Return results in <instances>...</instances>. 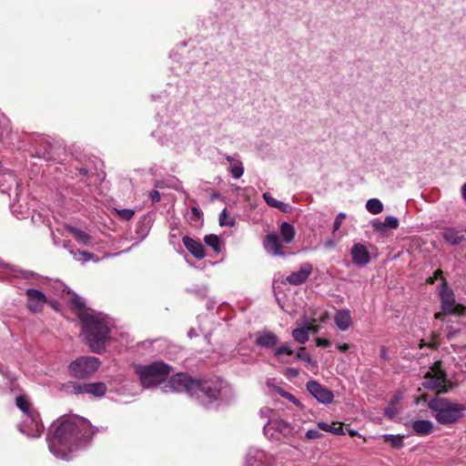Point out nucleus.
I'll use <instances>...</instances> for the list:
<instances>
[{
  "label": "nucleus",
  "instance_id": "1",
  "mask_svg": "<svg viewBox=\"0 0 466 466\" xmlns=\"http://www.w3.org/2000/svg\"><path fill=\"white\" fill-rule=\"evenodd\" d=\"M172 392H187L196 397L205 407L213 404L220 405L230 401L234 397L231 386L221 378H210L204 380H194L186 373L173 376L165 386Z\"/></svg>",
  "mask_w": 466,
  "mask_h": 466
},
{
  "label": "nucleus",
  "instance_id": "2",
  "mask_svg": "<svg viewBox=\"0 0 466 466\" xmlns=\"http://www.w3.org/2000/svg\"><path fill=\"white\" fill-rule=\"evenodd\" d=\"M94 435V431L84 418L74 417L61 421L52 436L47 438L48 447L57 459L69 461L72 453L85 447Z\"/></svg>",
  "mask_w": 466,
  "mask_h": 466
},
{
  "label": "nucleus",
  "instance_id": "3",
  "mask_svg": "<svg viewBox=\"0 0 466 466\" xmlns=\"http://www.w3.org/2000/svg\"><path fill=\"white\" fill-rule=\"evenodd\" d=\"M78 319L81 322V335L91 351L103 353L114 327L113 320L106 314L95 310L80 312Z\"/></svg>",
  "mask_w": 466,
  "mask_h": 466
},
{
  "label": "nucleus",
  "instance_id": "4",
  "mask_svg": "<svg viewBox=\"0 0 466 466\" xmlns=\"http://www.w3.org/2000/svg\"><path fill=\"white\" fill-rule=\"evenodd\" d=\"M428 407L434 413L435 420L442 425L457 422L462 418L465 410L463 404L451 401L439 395L428 401Z\"/></svg>",
  "mask_w": 466,
  "mask_h": 466
},
{
  "label": "nucleus",
  "instance_id": "5",
  "mask_svg": "<svg viewBox=\"0 0 466 466\" xmlns=\"http://www.w3.org/2000/svg\"><path fill=\"white\" fill-rule=\"evenodd\" d=\"M15 404L22 412L21 422L18 424L19 431L31 438L39 437L44 426L39 413L33 408L28 398L25 395H19L15 398Z\"/></svg>",
  "mask_w": 466,
  "mask_h": 466
},
{
  "label": "nucleus",
  "instance_id": "6",
  "mask_svg": "<svg viewBox=\"0 0 466 466\" xmlns=\"http://www.w3.org/2000/svg\"><path fill=\"white\" fill-rule=\"evenodd\" d=\"M280 236L277 233H268L263 239V247L266 252L275 257H285L283 243L290 244L295 238V228L289 222H282L279 228Z\"/></svg>",
  "mask_w": 466,
  "mask_h": 466
},
{
  "label": "nucleus",
  "instance_id": "7",
  "mask_svg": "<svg viewBox=\"0 0 466 466\" xmlns=\"http://www.w3.org/2000/svg\"><path fill=\"white\" fill-rule=\"evenodd\" d=\"M134 368L145 388L155 387L162 383L170 372L169 366L161 361L148 365H136Z\"/></svg>",
  "mask_w": 466,
  "mask_h": 466
},
{
  "label": "nucleus",
  "instance_id": "8",
  "mask_svg": "<svg viewBox=\"0 0 466 466\" xmlns=\"http://www.w3.org/2000/svg\"><path fill=\"white\" fill-rule=\"evenodd\" d=\"M446 381V374L441 368V363L438 361L424 375L422 386L428 390H438L439 393H446L450 390Z\"/></svg>",
  "mask_w": 466,
  "mask_h": 466
},
{
  "label": "nucleus",
  "instance_id": "9",
  "mask_svg": "<svg viewBox=\"0 0 466 466\" xmlns=\"http://www.w3.org/2000/svg\"><path fill=\"white\" fill-rule=\"evenodd\" d=\"M100 360L96 357L83 356L72 361L68 366L71 376L86 379L94 374L100 367Z\"/></svg>",
  "mask_w": 466,
  "mask_h": 466
},
{
  "label": "nucleus",
  "instance_id": "10",
  "mask_svg": "<svg viewBox=\"0 0 466 466\" xmlns=\"http://www.w3.org/2000/svg\"><path fill=\"white\" fill-rule=\"evenodd\" d=\"M440 297L441 301V312L435 314L436 319H440L442 314L461 315L464 313L466 309L465 307L461 304L456 303L453 290L449 288L444 279H442Z\"/></svg>",
  "mask_w": 466,
  "mask_h": 466
},
{
  "label": "nucleus",
  "instance_id": "11",
  "mask_svg": "<svg viewBox=\"0 0 466 466\" xmlns=\"http://www.w3.org/2000/svg\"><path fill=\"white\" fill-rule=\"evenodd\" d=\"M263 431L269 441H280L293 435V427L282 419L272 418L264 426Z\"/></svg>",
  "mask_w": 466,
  "mask_h": 466
},
{
  "label": "nucleus",
  "instance_id": "12",
  "mask_svg": "<svg viewBox=\"0 0 466 466\" xmlns=\"http://www.w3.org/2000/svg\"><path fill=\"white\" fill-rule=\"evenodd\" d=\"M66 390L71 394H88L93 397H102L106 394L107 388L104 382H68L66 384Z\"/></svg>",
  "mask_w": 466,
  "mask_h": 466
},
{
  "label": "nucleus",
  "instance_id": "13",
  "mask_svg": "<svg viewBox=\"0 0 466 466\" xmlns=\"http://www.w3.org/2000/svg\"><path fill=\"white\" fill-rule=\"evenodd\" d=\"M247 466H277L272 455L258 448H250L246 455Z\"/></svg>",
  "mask_w": 466,
  "mask_h": 466
},
{
  "label": "nucleus",
  "instance_id": "14",
  "mask_svg": "<svg viewBox=\"0 0 466 466\" xmlns=\"http://www.w3.org/2000/svg\"><path fill=\"white\" fill-rule=\"evenodd\" d=\"M4 270L7 278L25 279L29 285H38L42 281V278L33 271L24 270L10 265L5 266Z\"/></svg>",
  "mask_w": 466,
  "mask_h": 466
},
{
  "label": "nucleus",
  "instance_id": "15",
  "mask_svg": "<svg viewBox=\"0 0 466 466\" xmlns=\"http://www.w3.org/2000/svg\"><path fill=\"white\" fill-rule=\"evenodd\" d=\"M307 390L320 403L329 404L334 399L331 390L323 387L317 380H309L306 384Z\"/></svg>",
  "mask_w": 466,
  "mask_h": 466
},
{
  "label": "nucleus",
  "instance_id": "16",
  "mask_svg": "<svg viewBox=\"0 0 466 466\" xmlns=\"http://www.w3.org/2000/svg\"><path fill=\"white\" fill-rule=\"evenodd\" d=\"M26 306L31 312H41L46 303V297L44 292L29 288L25 290Z\"/></svg>",
  "mask_w": 466,
  "mask_h": 466
},
{
  "label": "nucleus",
  "instance_id": "17",
  "mask_svg": "<svg viewBox=\"0 0 466 466\" xmlns=\"http://www.w3.org/2000/svg\"><path fill=\"white\" fill-rule=\"evenodd\" d=\"M312 265L309 262L302 263L298 271L292 272L286 278V282L298 286L304 283L312 272Z\"/></svg>",
  "mask_w": 466,
  "mask_h": 466
},
{
  "label": "nucleus",
  "instance_id": "18",
  "mask_svg": "<svg viewBox=\"0 0 466 466\" xmlns=\"http://www.w3.org/2000/svg\"><path fill=\"white\" fill-rule=\"evenodd\" d=\"M351 257L353 263L360 267L366 266L370 261V254L368 248L361 243L353 245Z\"/></svg>",
  "mask_w": 466,
  "mask_h": 466
},
{
  "label": "nucleus",
  "instance_id": "19",
  "mask_svg": "<svg viewBox=\"0 0 466 466\" xmlns=\"http://www.w3.org/2000/svg\"><path fill=\"white\" fill-rule=\"evenodd\" d=\"M279 341V337L270 330H262L256 334L255 343L261 348L272 349Z\"/></svg>",
  "mask_w": 466,
  "mask_h": 466
},
{
  "label": "nucleus",
  "instance_id": "20",
  "mask_svg": "<svg viewBox=\"0 0 466 466\" xmlns=\"http://www.w3.org/2000/svg\"><path fill=\"white\" fill-rule=\"evenodd\" d=\"M334 322L338 329L341 331L348 330L352 324V318L349 309L337 310L334 316Z\"/></svg>",
  "mask_w": 466,
  "mask_h": 466
},
{
  "label": "nucleus",
  "instance_id": "21",
  "mask_svg": "<svg viewBox=\"0 0 466 466\" xmlns=\"http://www.w3.org/2000/svg\"><path fill=\"white\" fill-rule=\"evenodd\" d=\"M373 229L380 233H384L388 228L396 229L399 227V220L396 217L387 216L384 221L375 218L371 221Z\"/></svg>",
  "mask_w": 466,
  "mask_h": 466
},
{
  "label": "nucleus",
  "instance_id": "22",
  "mask_svg": "<svg viewBox=\"0 0 466 466\" xmlns=\"http://www.w3.org/2000/svg\"><path fill=\"white\" fill-rule=\"evenodd\" d=\"M0 388L10 391H14L17 389L15 374L2 368H0Z\"/></svg>",
  "mask_w": 466,
  "mask_h": 466
},
{
  "label": "nucleus",
  "instance_id": "23",
  "mask_svg": "<svg viewBox=\"0 0 466 466\" xmlns=\"http://www.w3.org/2000/svg\"><path fill=\"white\" fill-rule=\"evenodd\" d=\"M186 248L197 258H203L205 257V250L202 244L187 236L182 239Z\"/></svg>",
  "mask_w": 466,
  "mask_h": 466
},
{
  "label": "nucleus",
  "instance_id": "24",
  "mask_svg": "<svg viewBox=\"0 0 466 466\" xmlns=\"http://www.w3.org/2000/svg\"><path fill=\"white\" fill-rule=\"evenodd\" d=\"M465 237L464 230H458L453 228H447L442 232V238L451 245L460 244Z\"/></svg>",
  "mask_w": 466,
  "mask_h": 466
},
{
  "label": "nucleus",
  "instance_id": "25",
  "mask_svg": "<svg viewBox=\"0 0 466 466\" xmlns=\"http://www.w3.org/2000/svg\"><path fill=\"white\" fill-rule=\"evenodd\" d=\"M412 429L418 435H427L433 431V423L428 420H418L412 423Z\"/></svg>",
  "mask_w": 466,
  "mask_h": 466
},
{
  "label": "nucleus",
  "instance_id": "26",
  "mask_svg": "<svg viewBox=\"0 0 466 466\" xmlns=\"http://www.w3.org/2000/svg\"><path fill=\"white\" fill-rule=\"evenodd\" d=\"M262 198L265 200V202L271 208H278L283 212L290 211V206L289 204L277 200L268 192L264 193Z\"/></svg>",
  "mask_w": 466,
  "mask_h": 466
},
{
  "label": "nucleus",
  "instance_id": "27",
  "mask_svg": "<svg viewBox=\"0 0 466 466\" xmlns=\"http://www.w3.org/2000/svg\"><path fill=\"white\" fill-rule=\"evenodd\" d=\"M67 230L74 236L79 244L85 246L89 245L91 237L87 233L75 227H67Z\"/></svg>",
  "mask_w": 466,
  "mask_h": 466
},
{
  "label": "nucleus",
  "instance_id": "28",
  "mask_svg": "<svg viewBox=\"0 0 466 466\" xmlns=\"http://www.w3.org/2000/svg\"><path fill=\"white\" fill-rule=\"evenodd\" d=\"M266 385L268 388L273 389L275 391L280 394V396L291 400L292 402L296 403L297 399L289 392L285 391L280 387L278 386L277 380L276 379H268L266 381Z\"/></svg>",
  "mask_w": 466,
  "mask_h": 466
},
{
  "label": "nucleus",
  "instance_id": "29",
  "mask_svg": "<svg viewBox=\"0 0 466 466\" xmlns=\"http://www.w3.org/2000/svg\"><path fill=\"white\" fill-rule=\"evenodd\" d=\"M367 210L372 215H378L383 210V204L378 198H370L366 203Z\"/></svg>",
  "mask_w": 466,
  "mask_h": 466
},
{
  "label": "nucleus",
  "instance_id": "30",
  "mask_svg": "<svg viewBox=\"0 0 466 466\" xmlns=\"http://www.w3.org/2000/svg\"><path fill=\"white\" fill-rule=\"evenodd\" d=\"M292 337L297 342H299L300 344H305L309 340V338L308 329H306L304 327L295 329L292 331Z\"/></svg>",
  "mask_w": 466,
  "mask_h": 466
},
{
  "label": "nucleus",
  "instance_id": "31",
  "mask_svg": "<svg viewBox=\"0 0 466 466\" xmlns=\"http://www.w3.org/2000/svg\"><path fill=\"white\" fill-rule=\"evenodd\" d=\"M228 170L234 178L238 179L241 177L244 174V167L242 162L239 159L234 161V163L230 164Z\"/></svg>",
  "mask_w": 466,
  "mask_h": 466
},
{
  "label": "nucleus",
  "instance_id": "32",
  "mask_svg": "<svg viewBox=\"0 0 466 466\" xmlns=\"http://www.w3.org/2000/svg\"><path fill=\"white\" fill-rule=\"evenodd\" d=\"M205 243L211 247L214 251L219 252L220 251V240L219 238L217 235L210 234L207 235L204 238Z\"/></svg>",
  "mask_w": 466,
  "mask_h": 466
},
{
  "label": "nucleus",
  "instance_id": "33",
  "mask_svg": "<svg viewBox=\"0 0 466 466\" xmlns=\"http://www.w3.org/2000/svg\"><path fill=\"white\" fill-rule=\"evenodd\" d=\"M71 305L77 309H78V313L80 312H83V311H89L91 310L90 309H86V303H85V300L83 298L77 296V295H74L71 299Z\"/></svg>",
  "mask_w": 466,
  "mask_h": 466
},
{
  "label": "nucleus",
  "instance_id": "34",
  "mask_svg": "<svg viewBox=\"0 0 466 466\" xmlns=\"http://www.w3.org/2000/svg\"><path fill=\"white\" fill-rule=\"evenodd\" d=\"M382 437L395 448H401L403 446V437L400 435L384 434Z\"/></svg>",
  "mask_w": 466,
  "mask_h": 466
},
{
  "label": "nucleus",
  "instance_id": "35",
  "mask_svg": "<svg viewBox=\"0 0 466 466\" xmlns=\"http://www.w3.org/2000/svg\"><path fill=\"white\" fill-rule=\"evenodd\" d=\"M236 221L235 218L228 217L226 211V208L222 210L219 215V224L220 226H228L233 227Z\"/></svg>",
  "mask_w": 466,
  "mask_h": 466
},
{
  "label": "nucleus",
  "instance_id": "36",
  "mask_svg": "<svg viewBox=\"0 0 466 466\" xmlns=\"http://www.w3.org/2000/svg\"><path fill=\"white\" fill-rule=\"evenodd\" d=\"M71 254L76 260L87 261L94 258V254L82 250L71 251Z\"/></svg>",
  "mask_w": 466,
  "mask_h": 466
},
{
  "label": "nucleus",
  "instance_id": "37",
  "mask_svg": "<svg viewBox=\"0 0 466 466\" xmlns=\"http://www.w3.org/2000/svg\"><path fill=\"white\" fill-rule=\"evenodd\" d=\"M297 359L308 362L309 365L313 366L315 365V361L306 352L305 348H299V350L297 352Z\"/></svg>",
  "mask_w": 466,
  "mask_h": 466
},
{
  "label": "nucleus",
  "instance_id": "38",
  "mask_svg": "<svg viewBox=\"0 0 466 466\" xmlns=\"http://www.w3.org/2000/svg\"><path fill=\"white\" fill-rule=\"evenodd\" d=\"M293 353V350H291V348L287 345V344H284L280 347H279L278 349H276V350L274 351V355L276 357H279V356H282V355H291Z\"/></svg>",
  "mask_w": 466,
  "mask_h": 466
},
{
  "label": "nucleus",
  "instance_id": "39",
  "mask_svg": "<svg viewBox=\"0 0 466 466\" xmlns=\"http://www.w3.org/2000/svg\"><path fill=\"white\" fill-rule=\"evenodd\" d=\"M117 212L119 217L125 220L131 219L135 214L134 210L130 208H123L118 210Z\"/></svg>",
  "mask_w": 466,
  "mask_h": 466
},
{
  "label": "nucleus",
  "instance_id": "40",
  "mask_svg": "<svg viewBox=\"0 0 466 466\" xmlns=\"http://www.w3.org/2000/svg\"><path fill=\"white\" fill-rule=\"evenodd\" d=\"M322 434L320 433L319 428L311 429L306 431V437L309 440H317L321 438Z\"/></svg>",
  "mask_w": 466,
  "mask_h": 466
},
{
  "label": "nucleus",
  "instance_id": "41",
  "mask_svg": "<svg viewBox=\"0 0 466 466\" xmlns=\"http://www.w3.org/2000/svg\"><path fill=\"white\" fill-rule=\"evenodd\" d=\"M345 218H346V215L344 213H339L337 215L334 224H333V234H335V232L339 229L341 223Z\"/></svg>",
  "mask_w": 466,
  "mask_h": 466
},
{
  "label": "nucleus",
  "instance_id": "42",
  "mask_svg": "<svg viewBox=\"0 0 466 466\" xmlns=\"http://www.w3.org/2000/svg\"><path fill=\"white\" fill-rule=\"evenodd\" d=\"M384 414L386 417L392 420L398 414V410H397L396 407L389 405V407H387L384 410Z\"/></svg>",
  "mask_w": 466,
  "mask_h": 466
},
{
  "label": "nucleus",
  "instance_id": "43",
  "mask_svg": "<svg viewBox=\"0 0 466 466\" xmlns=\"http://www.w3.org/2000/svg\"><path fill=\"white\" fill-rule=\"evenodd\" d=\"M9 130V121L4 116H0V133Z\"/></svg>",
  "mask_w": 466,
  "mask_h": 466
},
{
  "label": "nucleus",
  "instance_id": "44",
  "mask_svg": "<svg viewBox=\"0 0 466 466\" xmlns=\"http://www.w3.org/2000/svg\"><path fill=\"white\" fill-rule=\"evenodd\" d=\"M148 198L152 203H157L160 200V194L157 190H151L148 192Z\"/></svg>",
  "mask_w": 466,
  "mask_h": 466
},
{
  "label": "nucleus",
  "instance_id": "45",
  "mask_svg": "<svg viewBox=\"0 0 466 466\" xmlns=\"http://www.w3.org/2000/svg\"><path fill=\"white\" fill-rule=\"evenodd\" d=\"M285 375L289 378H297L299 375V371L294 368H287L285 370Z\"/></svg>",
  "mask_w": 466,
  "mask_h": 466
},
{
  "label": "nucleus",
  "instance_id": "46",
  "mask_svg": "<svg viewBox=\"0 0 466 466\" xmlns=\"http://www.w3.org/2000/svg\"><path fill=\"white\" fill-rule=\"evenodd\" d=\"M439 278L442 279V270H441V269L436 270L434 272L433 276L430 277L427 279V282L430 284H433L435 282V280L438 279Z\"/></svg>",
  "mask_w": 466,
  "mask_h": 466
},
{
  "label": "nucleus",
  "instance_id": "47",
  "mask_svg": "<svg viewBox=\"0 0 466 466\" xmlns=\"http://www.w3.org/2000/svg\"><path fill=\"white\" fill-rule=\"evenodd\" d=\"M319 430L329 432L332 429V425L327 422L319 421L317 424Z\"/></svg>",
  "mask_w": 466,
  "mask_h": 466
},
{
  "label": "nucleus",
  "instance_id": "48",
  "mask_svg": "<svg viewBox=\"0 0 466 466\" xmlns=\"http://www.w3.org/2000/svg\"><path fill=\"white\" fill-rule=\"evenodd\" d=\"M331 425H332V429L329 432L334 433L336 435H343L344 434L343 428L340 424L338 427L335 426V423H332Z\"/></svg>",
  "mask_w": 466,
  "mask_h": 466
},
{
  "label": "nucleus",
  "instance_id": "49",
  "mask_svg": "<svg viewBox=\"0 0 466 466\" xmlns=\"http://www.w3.org/2000/svg\"><path fill=\"white\" fill-rule=\"evenodd\" d=\"M316 344L318 347H324V348H327V347H329L330 346V341L328 340V339H320V338H317L316 339Z\"/></svg>",
  "mask_w": 466,
  "mask_h": 466
},
{
  "label": "nucleus",
  "instance_id": "50",
  "mask_svg": "<svg viewBox=\"0 0 466 466\" xmlns=\"http://www.w3.org/2000/svg\"><path fill=\"white\" fill-rule=\"evenodd\" d=\"M272 410L269 409V408H263L260 410V414L262 417H268L269 420L271 419L270 418V414L272 413Z\"/></svg>",
  "mask_w": 466,
  "mask_h": 466
},
{
  "label": "nucleus",
  "instance_id": "51",
  "mask_svg": "<svg viewBox=\"0 0 466 466\" xmlns=\"http://www.w3.org/2000/svg\"><path fill=\"white\" fill-rule=\"evenodd\" d=\"M306 329H308V333L309 332H312V333H317L319 331V329L318 327L316 326H313L311 324H306V326L304 327Z\"/></svg>",
  "mask_w": 466,
  "mask_h": 466
},
{
  "label": "nucleus",
  "instance_id": "52",
  "mask_svg": "<svg viewBox=\"0 0 466 466\" xmlns=\"http://www.w3.org/2000/svg\"><path fill=\"white\" fill-rule=\"evenodd\" d=\"M337 348L339 350L345 352V351L349 350L350 347L349 344L343 343V344H338Z\"/></svg>",
  "mask_w": 466,
  "mask_h": 466
},
{
  "label": "nucleus",
  "instance_id": "53",
  "mask_svg": "<svg viewBox=\"0 0 466 466\" xmlns=\"http://www.w3.org/2000/svg\"><path fill=\"white\" fill-rule=\"evenodd\" d=\"M380 357L382 360H387V359H388L387 349H386L384 346H382V347L380 348Z\"/></svg>",
  "mask_w": 466,
  "mask_h": 466
},
{
  "label": "nucleus",
  "instance_id": "54",
  "mask_svg": "<svg viewBox=\"0 0 466 466\" xmlns=\"http://www.w3.org/2000/svg\"><path fill=\"white\" fill-rule=\"evenodd\" d=\"M461 194L462 199L466 202V182L461 187Z\"/></svg>",
  "mask_w": 466,
  "mask_h": 466
},
{
  "label": "nucleus",
  "instance_id": "55",
  "mask_svg": "<svg viewBox=\"0 0 466 466\" xmlns=\"http://www.w3.org/2000/svg\"><path fill=\"white\" fill-rule=\"evenodd\" d=\"M7 180L12 184H17L16 177L13 174H7Z\"/></svg>",
  "mask_w": 466,
  "mask_h": 466
},
{
  "label": "nucleus",
  "instance_id": "56",
  "mask_svg": "<svg viewBox=\"0 0 466 466\" xmlns=\"http://www.w3.org/2000/svg\"><path fill=\"white\" fill-rule=\"evenodd\" d=\"M426 401H427V396L426 395H421L420 398H418L416 403H417V405H419L421 402H426Z\"/></svg>",
  "mask_w": 466,
  "mask_h": 466
},
{
  "label": "nucleus",
  "instance_id": "57",
  "mask_svg": "<svg viewBox=\"0 0 466 466\" xmlns=\"http://www.w3.org/2000/svg\"><path fill=\"white\" fill-rule=\"evenodd\" d=\"M399 400H400V397H399V396H395V397L391 400V401H390V406L395 407V406L398 404Z\"/></svg>",
  "mask_w": 466,
  "mask_h": 466
},
{
  "label": "nucleus",
  "instance_id": "58",
  "mask_svg": "<svg viewBox=\"0 0 466 466\" xmlns=\"http://www.w3.org/2000/svg\"><path fill=\"white\" fill-rule=\"evenodd\" d=\"M78 172L80 176L86 177L87 175V169L85 167L78 168Z\"/></svg>",
  "mask_w": 466,
  "mask_h": 466
},
{
  "label": "nucleus",
  "instance_id": "59",
  "mask_svg": "<svg viewBox=\"0 0 466 466\" xmlns=\"http://www.w3.org/2000/svg\"><path fill=\"white\" fill-rule=\"evenodd\" d=\"M226 160H227L228 162H229L230 164H232V163H234V161H237V160H238V158H235V157H232V156L227 155V156H226Z\"/></svg>",
  "mask_w": 466,
  "mask_h": 466
},
{
  "label": "nucleus",
  "instance_id": "60",
  "mask_svg": "<svg viewBox=\"0 0 466 466\" xmlns=\"http://www.w3.org/2000/svg\"><path fill=\"white\" fill-rule=\"evenodd\" d=\"M37 155L44 158H49V153L46 152V151L45 152L37 151Z\"/></svg>",
  "mask_w": 466,
  "mask_h": 466
},
{
  "label": "nucleus",
  "instance_id": "61",
  "mask_svg": "<svg viewBox=\"0 0 466 466\" xmlns=\"http://www.w3.org/2000/svg\"><path fill=\"white\" fill-rule=\"evenodd\" d=\"M325 245L327 247H329V248H334L335 247V243L332 240L327 241Z\"/></svg>",
  "mask_w": 466,
  "mask_h": 466
},
{
  "label": "nucleus",
  "instance_id": "62",
  "mask_svg": "<svg viewBox=\"0 0 466 466\" xmlns=\"http://www.w3.org/2000/svg\"><path fill=\"white\" fill-rule=\"evenodd\" d=\"M350 433L351 436H355L357 434V432L355 431H350Z\"/></svg>",
  "mask_w": 466,
  "mask_h": 466
},
{
  "label": "nucleus",
  "instance_id": "63",
  "mask_svg": "<svg viewBox=\"0 0 466 466\" xmlns=\"http://www.w3.org/2000/svg\"><path fill=\"white\" fill-rule=\"evenodd\" d=\"M192 212H193V213H198V208H192Z\"/></svg>",
  "mask_w": 466,
  "mask_h": 466
},
{
  "label": "nucleus",
  "instance_id": "64",
  "mask_svg": "<svg viewBox=\"0 0 466 466\" xmlns=\"http://www.w3.org/2000/svg\"><path fill=\"white\" fill-rule=\"evenodd\" d=\"M0 187H1V190H2V191H5V190H6V189L4 187V185H3V184H1Z\"/></svg>",
  "mask_w": 466,
  "mask_h": 466
}]
</instances>
